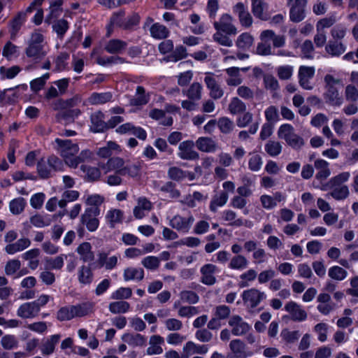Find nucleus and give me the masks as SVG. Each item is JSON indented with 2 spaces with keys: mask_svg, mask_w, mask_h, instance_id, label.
Masks as SVG:
<instances>
[{
  "mask_svg": "<svg viewBox=\"0 0 358 358\" xmlns=\"http://www.w3.org/2000/svg\"><path fill=\"white\" fill-rule=\"evenodd\" d=\"M325 92L324 97L327 103L332 106H340L343 97L340 95L339 88L343 86L342 80L334 78L331 74H327L324 78Z\"/></svg>",
  "mask_w": 358,
  "mask_h": 358,
  "instance_id": "f257e3e1",
  "label": "nucleus"
},
{
  "mask_svg": "<svg viewBox=\"0 0 358 358\" xmlns=\"http://www.w3.org/2000/svg\"><path fill=\"white\" fill-rule=\"evenodd\" d=\"M337 21L335 16H329L319 20L316 23V34L314 43L317 48L323 47L327 42L326 29L331 27Z\"/></svg>",
  "mask_w": 358,
  "mask_h": 358,
  "instance_id": "f03ea898",
  "label": "nucleus"
},
{
  "mask_svg": "<svg viewBox=\"0 0 358 358\" xmlns=\"http://www.w3.org/2000/svg\"><path fill=\"white\" fill-rule=\"evenodd\" d=\"M278 136L294 149H299L304 144L303 139L294 133L293 127L289 124H284L280 127Z\"/></svg>",
  "mask_w": 358,
  "mask_h": 358,
  "instance_id": "7ed1b4c3",
  "label": "nucleus"
},
{
  "mask_svg": "<svg viewBox=\"0 0 358 358\" xmlns=\"http://www.w3.org/2000/svg\"><path fill=\"white\" fill-rule=\"evenodd\" d=\"M315 73V69L314 66H300L297 75L299 85L306 90H313V85L310 80L314 77Z\"/></svg>",
  "mask_w": 358,
  "mask_h": 358,
  "instance_id": "20e7f679",
  "label": "nucleus"
},
{
  "mask_svg": "<svg viewBox=\"0 0 358 358\" xmlns=\"http://www.w3.org/2000/svg\"><path fill=\"white\" fill-rule=\"evenodd\" d=\"M125 14L126 13L124 9H120L118 11L113 13L108 24L106 26V37H110L112 35L115 27L124 30Z\"/></svg>",
  "mask_w": 358,
  "mask_h": 358,
  "instance_id": "39448f33",
  "label": "nucleus"
},
{
  "mask_svg": "<svg viewBox=\"0 0 358 358\" xmlns=\"http://www.w3.org/2000/svg\"><path fill=\"white\" fill-rule=\"evenodd\" d=\"M105 114L101 110L92 113L90 117V131L93 134H101L106 131V124L104 121Z\"/></svg>",
  "mask_w": 358,
  "mask_h": 358,
  "instance_id": "423d86ee",
  "label": "nucleus"
},
{
  "mask_svg": "<svg viewBox=\"0 0 358 358\" xmlns=\"http://www.w3.org/2000/svg\"><path fill=\"white\" fill-rule=\"evenodd\" d=\"M284 308L289 314L293 321L303 322L307 319L308 314L306 311L295 301H290L287 302Z\"/></svg>",
  "mask_w": 358,
  "mask_h": 358,
  "instance_id": "0eeeda50",
  "label": "nucleus"
},
{
  "mask_svg": "<svg viewBox=\"0 0 358 358\" xmlns=\"http://www.w3.org/2000/svg\"><path fill=\"white\" fill-rule=\"evenodd\" d=\"M26 21L27 16H25V13L19 11L8 22V28L11 40H15L16 38L19 31Z\"/></svg>",
  "mask_w": 358,
  "mask_h": 358,
  "instance_id": "6e6552de",
  "label": "nucleus"
},
{
  "mask_svg": "<svg viewBox=\"0 0 358 358\" xmlns=\"http://www.w3.org/2000/svg\"><path fill=\"white\" fill-rule=\"evenodd\" d=\"M194 221V218L192 215H189L188 217H184L181 215H176L170 220L169 225L178 231L187 233Z\"/></svg>",
  "mask_w": 358,
  "mask_h": 358,
  "instance_id": "1a4fd4ad",
  "label": "nucleus"
},
{
  "mask_svg": "<svg viewBox=\"0 0 358 358\" xmlns=\"http://www.w3.org/2000/svg\"><path fill=\"white\" fill-rule=\"evenodd\" d=\"M194 143L192 141H184L179 145L178 156L182 159L196 160L199 158V155L194 150Z\"/></svg>",
  "mask_w": 358,
  "mask_h": 358,
  "instance_id": "9d476101",
  "label": "nucleus"
},
{
  "mask_svg": "<svg viewBox=\"0 0 358 358\" xmlns=\"http://www.w3.org/2000/svg\"><path fill=\"white\" fill-rule=\"evenodd\" d=\"M318 305L317 310L324 315H329L335 308V304L331 300V296L327 293H320L317 297Z\"/></svg>",
  "mask_w": 358,
  "mask_h": 358,
  "instance_id": "9b49d317",
  "label": "nucleus"
},
{
  "mask_svg": "<svg viewBox=\"0 0 358 358\" xmlns=\"http://www.w3.org/2000/svg\"><path fill=\"white\" fill-rule=\"evenodd\" d=\"M64 0H55L50 3L49 13L45 17V23L50 25L52 22V20L59 18L63 13V5Z\"/></svg>",
  "mask_w": 358,
  "mask_h": 358,
  "instance_id": "f8f14e48",
  "label": "nucleus"
},
{
  "mask_svg": "<svg viewBox=\"0 0 358 358\" xmlns=\"http://www.w3.org/2000/svg\"><path fill=\"white\" fill-rule=\"evenodd\" d=\"M217 266L212 264H206L201 266L200 272L201 274V282L206 285H213L216 282V278L214 273Z\"/></svg>",
  "mask_w": 358,
  "mask_h": 358,
  "instance_id": "ddd939ff",
  "label": "nucleus"
},
{
  "mask_svg": "<svg viewBox=\"0 0 358 358\" xmlns=\"http://www.w3.org/2000/svg\"><path fill=\"white\" fill-rule=\"evenodd\" d=\"M38 313L39 308H38L33 301L22 303L17 310V315L24 319L33 318L36 317Z\"/></svg>",
  "mask_w": 358,
  "mask_h": 358,
  "instance_id": "4468645a",
  "label": "nucleus"
},
{
  "mask_svg": "<svg viewBox=\"0 0 358 358\" xmlns=\"http://www.w3.org/2000/svg\"><path fill=\"white\" fill-rule=\"evenodd\" d=\"M52 31L57 34V38L63 40L66 32L70 28V23L65 18H57L52 20Z\"/></svg>",
  "mask_w": 358,
  "mask_h": 358,
  "instance_id": "2eb2a0df",
  "label": "nucleus"
},
{
  "mask_svg": "<svg viewBox=\"0 0 358 358\" xmlns=\"http://www.w3.org/2000/svg\"><path fill=\"white\" fill-rule=\"evenodd\" d=\"M347 47L342 41H329L325 45V52L331 57H339L346 51Z\"/></svg>",
  "mask_w": 358,
  "mask_h": 358,
  "instance_id": "dca6fc26",
  "label": "nucleus"
},
{
  "mask_svg": "<svg viewBox=\"0 0 358 358\" xmlns=\"http://www.w3.org/2000/svg\"><path fill=\"white\" fill-rule=\"evenodd\" d=\"M94 303L91 301L83 302L76 305H72L71 308L74 317H82L94 311Z\"/></svg>",
  "mask_w": 358,
  "mask_h": 358,
  "instance_id": "f3484780",
  "label": "nucleus"
},
{
  "mask_svg": "<svg viewBox=\"0 0 358 358\" xmlns=\"http://www.w3.org/2000/svg\"><path fill=\"white\" fill-rule=\"evenodd\" d=\"M261 39L263 41L267 42L268 41H272L273 45L275 48L283 47L285 44V38L284 36L275 35L272 30H265L261 34Z\"/></svg>",
  "mask_w": 358,
  "mask_h": 358,
  "instance_id": "a211bd4d",
  "label": "nucleus"
},
{
  "mask_svg": "<svg viewBox=\"0 0 358 358\" xmlns=\"http://www.w3.org/2000/svg\"><path fill=\"white\" fill-rule=\"evenodd\" d=\"M229 347L232 354H228L227 358H246L245 343L240 339L232 340Z\"/></svg>",
  "mask_w": 358,
  "mask_h": 358,
  "instance_id": "6ab92c4d",
  "label": "nucleus"
},
{
  "mask_svg": "<svg viewBox=\"0 0 358 358\" xmlns=\"http://www.w3.org/2000/svg\"><path fill=\"white\" fill-rule=\"evenodd\" d=\"M124 212L120 209H110L106 215V220L110 229H114L117 224L122 223Z\"/></svg>",
  "mask_w": 358,
  "mask_h": 358,
  "instance_id": "aec40b11",
  "label": "nucleus"
},
{
  "mask_svg": "<svg viewBox=\"0 0 358 358\" xmlns=\"http://www.w3.org/2000/svg\"><path fill=\"white\" fill-rule=\"evenodd\" d=\"M195 144L198 150L204 152H214L217 148L215 142L210 137H199Z\"/></svg>",
  "mask_w": 358,
  "mask_h": 358,
  "instance_id": "412c9836",
  "label": "nucleus"
},
{
  "mask_svg": "<svg viewBox=\"0 0 358 358\" xmlns=\"http://www.w3.org/2000/svg\"><path fill=\"white\" fill-rule=\"evenodd\" d=\"M76 252L84 262H90L94 259V254L92 250V245L89 242L80 243L76 248Z\"/></svg>",
  "mask_w": 358,
  "mask_h": 358,
  "instance_id": "4be33fe9",
  "label": "nucleus"
},
{
  "mask_svg": "<svg viewBox=\"0 0 358 358\" xmlns=\"http://www.w3.org/2000/svg\"><path fill=\"white\" fill-rule=\"evenodd\" d=\"M61 338L60 334L51 335L43 343L41 350L43 355H50L52 354L55 350L56 345L59 343Z\"/></svg>",
  "mask_w": 358,
  "mask_h": 358,
  "instance_id": "5701e85b",
  "label": "nucleus"
},
{
  "mask_svg": "<svg viewBox=\"0 0 358 358\" xmlns=\"http://www.w3.org/2000/svg\"><path fill=\"white\" fill-rule=\"evenodd\" d=\"M329 163L322 159H318L315 161L314 166L317 170L316 178L319 180H325L331 174V171L329 168Z\"/></svg>",
  "mask_w": 358,
  "mask_h": 358,
  "instance_id": "b1692460",
  "label": "nucleus"
},
{
  "mask_svg": "<svg viewBox=\"0 0 358 358\" xmlns=\"http://www.w3.org/2000/svg\"><path fill=\"white\" fill-rule=\"evenodd\" d=\"M122 340L133 347L143 346L146 343V338L140 334L125 333L122 335Z\"/></svg>",
  "mask_w": 358,
  "mask_h": 358,
  "instance_id": "393cba45",
  "label": "nucleus"
},
{
  "mask_svg": "<svg viewBox=\"0 0 358 358\" xmlns=\"http://www.w3.org/2000/svg\"><path fill=\"white\" fill-rule=\"evenodd\" d=\"M144 270L141 268L127 267L124 269L123 278L125 281H141L144 278Z\"/></svg>",
  "mask_w": 358,
  "mask_h": 358,
  "instance_id": "a878e982",
  "label": "nucleus"
},
{
  "mask_svg": "<svg viewBox=\"0 0 358 358\" xmlns=\"http://www.w3.org/2000/svg\"><path fill=\"white\" fill-rule=\"evenodd\" d=\"M120 146L115 142L109 141L106 145L99 148L96 152V155L100 158L109 159L113 155V151L120 150Z\"/></svg>",
  "mask_w": 358,
  "mask_h": 358,
  "instance_id": "bb28decb",
  "label": "nucleus"
},
{
  "mask_svg": "<svg viewBox=\"0 0 358 358\" xmlns=\"http://www.w3.org/2000/svg\"><path fill=\"white\" fill-rule=\"evenodd\" d=\"M127 47V43L120 39H110L105 45V50L110 54L121 52Z\"/></svg>",
  "mask_w": 358,
  "mask_h": 358,
  "instance_id": "cd10ccee",
  "label": "nucleus"
},
{
  "mask_svg": "<svg viewBox=\"0 0 358 358\" xmlns=\"http://www.w3.org/2000/svg\"><path fill=\"white\" fill-rule=\"evenodd\" d=\"M25 54L29 58L41 59L45 55V52L43 51V45L29 42L25 49Z\"/></svg>",
  "mask_w": 358,
  "mask_h": 358,
  "instance_id": "c85d7f7f",
  "label": "nucleus"
},
{
  "mask_svg": "<svg viewBox=\"0 0 358 358\" xmlns=\"http://www.w3.org/2000/svg\"><path fill=\"white\" fill-rule=\"evenodd\" d=\"M136 96L131 99V104L135 106H140L146 105L150 101L149 94H145V89L144 87L139 85L137 86L136 90Z\"/></svg>",
  "mask_w": 358,
  "mask_h": 358,
  "instance_id": "c756f323",
  "label": "nucleus"
},
{
  "mask_svg": "<svg viewBox=\"0 0 358 358\" xmlns=\"http://www.w3.org/2000/svg\"><path fill=\"white\" fill-rule=\"evenodd\" d=\"M150 31L151 36L156 39L166 38L170 34L169 30L164 25L158 22H155L151 26Z\"/></svg>",
  "mask_w": 358,
  "mask_h": 358,
  "instance_id": "7c9ffc66",
  "label": "nucleus"
},
{
  "mask_svg": "<svg viewBox=\"0 0 358 358\" xmlns=\"http://www.w3.org/2000/svg\"><path fill=\"white\" fill-rule=\"evenodd\" d=\"M70 58L69 53L66 52H61L57 56L55 59V69L53 71L55 72H62L66 70H68V60Z\"/></svg>",
  "mask_w": 358,
  "mask_h": 358,
  "instance_id": "2f4dec72",
  "label": "nucleus"
},
{
  "mask_svg": "<svg viewBox=\"0 0 358 358\" xmlns=\"http://www.w3.org/2000/svg\"><path fill=\"white\" fill-rule=\"evenodd\" d=\"M266 294L259 289H251L248 290V302H249L251 307L258 306L259 303L266 299Z\"/></svg>",
  "mask_w": 358,
  "mask_h": 358,
  "instance_id": "473e14b6",
  "label": "nucleus"
},
{
  "mask_svg": "<svg viewBox=\"0 0 358 358\" xmlns=\"http://www.w3.org/2000/svg\"><path fill=\"white\" fill-rule=\"evenodd\" d=\"M113 95L111 92H93L89 98V101L92 105L103 104L111 101Z\"/></svg>",
  "mask_w": 358,
  "mask_h": 358,
  "instance_id": "72a5a7b5",
  "label": "nucleus"
},
{
  "mask_svg": "<svg viewBox=\"0 0 358 358\" xmlns=\"http://www.w3.org/2000/svg\"><path fill=\"white\" fill-rule=\"evenodd\" d=\"M78 281L82 285H90L93 280V272L90 266L83 265L78 273Z\"/></svg>",
  "mask_w": 358,
  "mask_h": 358,
  "instance_id": "f704fd0d",
  "label": "nucleus"
},
{
  "mask_svg": "<svg viewBox=\"0 0 358 358\" xmlns=\"http://www.w3.org/2000/svg\"><path fill=\"white\" fill-rule=\"evenodd\" d=\"M289 18L294 22H301L306 17V7L301 6H289Z\"/></svg>",
  "mask_w": 358,
  "mask_h": 358,
  "instance_id": "c9c22d12",
  "label": "nucleus"
},
{
  "mask_svg": "<svg viewBox=\"0 0 358 358\" xmlns=\"http://www.w3.org/2000/svg\"><path fill=\"white\" fill-rule=\"evenodd\" d=\"M129 308L130 304L126 301L110 302L108 306V310L113 314L126 313Z\"/></svg>",
  "mask_w": 358,
  "mask_h": 358,
  "instance_id": "e433bc0d",
  "label": "nucleus"
},
{
  "mask_svg": "<svg viewBox=\"0 0 358 358\" xmlns=\"http://www.w3.org/2000/svg\"><path fill=\"white\" fill-rule=\"evenodd\" d=\"M328 275L333 280L342 281L347 278L348 273L339 266H333L329 268Z\"/></svg>",
  "mask_w": 358,
  "mask_h": 358,
  "instance_id": "4c0bfd02",
  "label": "nucleus"
},
{
  "mask_svg": "<svg viewBox=\"0 0 358 358\" xmlns=\"http://www.w3.org/2000/svg\"><path fill=\"white\" fill-rule=\"evenodd\" d=\"M350 190L347 185H341L335 187L327 196H331L334 199L341 201L349 196Z\"/></svg>",
  "mask_w": 358,
  "mask_h": 358,
  "instance_id": "58836bf2",
  "label": "nucleus"
},
{
  "mask_svg": "<svg viewBox=\"0 0 358 358\" xmlns=\"http://www.w3.org/2000/svg\"><path fill=\"white\" fill-rule=\"evenodd\" d=\"M188 56L187 49L183 45L176 46L173 52L166 58L167 62H177L186 58Z\"/></svg>",
  "mask_w": 358,
  "mask_h": 358,
  "instance_id": "ea45409f",
  "label": "nucleus"
},
{
  "mask_svg": "<svg viewBox=\"0 0 358 358\" xmlns=\"http://www.w3.org/2000/svg\"><path fill=\"white\" fill-rule=\"evenodd\" d=\"M348 33L347 27L343 24H338L331 29L330 34L334 41H341Z\"/></svg>",
  "mask_w": 358,
  "mask_h": 358,
  "instance_id": "a19ab883",
  "label": "nucleus"
},
{
  "mask_svg": "<svg viewBox=\"0 0 358 358\" xmlns=\"http://www.w3.org/2000/svg\"><path fill=\"white\" fill-rule=\"evenodd\" d=\"M25 206L26 201L24 198L18 197L13 199L9 203L10 211L13 215H19L24 210Z\"/></svg>",
  "mask_w": 358,
  "mask_h": 358,
  "instance_id": "79ce46f5",
  "label": "nucleus"
},
{
  "mask_svg": "<svg viewBox=\"0 0 358 358\" xmlns=\"http://www.w3.org/2000/svg\"><path fill=\"white\" fill-rule=\"evenodd\" d=\"M1 344L3 349L10 350L17 348L19 342L15 335L6 334L1 337Z\"/></svg>",
  "mask_w": 358,
  "mask_h": 358,
  "instance_id": "37998d69",
  "label": "nucleus"
},
{
  "mask_svg": "<svg viewBox=\"0 0 358 358\" xmlns=\"http://www.w3.org/2000/svg\"><path fill=\"white\" fill-rule=\"evenodd\" d=\"M21 68L19 66H13L10 68H6L2 66L0 67V75L1 80L13 79L21 71Z\"/></svg>",
  "mask_w": 358,
  "mask_h": 358,
  "instance_id": "c03bdc74",
  "label": "nucleus"
},
{
  "mask_svg": "<svg viewBox=\"0 0 358 358\" xmlns=\"http://www.w3.org/2000/svg\"><path fill=\"white\" fill-rule=\"evenodd\" d=\"M282 145L276 141H268L264 146L266 153L271 157H276L282 152Z\"/></svg>",
  "mask_w": 358,
  "mask_h": 358,
  "instance_id": "a18cd8bd",
  "label": "nucleus"
},
{
  "mask_svg": "<svg viewBox=\"0 0 358 358\" xmlns=\"http://www.w3.org/2000/svg\"><path fill=\"white\" fill-rule=\"evenodd\" d=\"M228 194L226 192H221L219 195H215L210 203V209L215 212L217 207L223 206L227 201Z\"/></svg>",
  "mask_w": 358,
  "mask_h": 358,
  "instance_id": "49530a36",
  "label": "nucleus"
},
{
  "mask_svg": "<svg viewBox=\"0 0 358 358\" xmlns=\"http://www.w3.org/2000/svg\"><path fill=\"white\" fill-rule=\"evenodd\" d=\"M50 78V73H45L41 77L35 78L30 82V88L32 92L37 93L45 86L47 80Z\"/></svg>",
  "mask_w": 358,
  "mask_h": 358,
  "instance_id": "de8ad7c7",
  "label": "nucleus"
},
{
  "mask_svg": "<svg viewBox=\"0 0 358 358\" xmlns=\"http://www.w3.org/2000/svg\"><path fill=\"white\" fill-rule=\"evenodd\" d=\"M278 77L280 80H287L290 79L294 73V66L291 65H282L276 68Z\"/></svg>",
  "mask_w": 358,
  "mask_h": 358,
  "instance_id": "09e8293b",
  "label": "nucleus"
},
{
  "mask_svg": "<svg viewBox=\"0 0 358 358\" xmlns=\"http://www.w3.org/2000/svg\"><path fill=\"white\" fill-rule=\"evenodd\" d=\"M132 295V289L130 287H121L112 292L110 299L123 301V299H128Z\"/></svg>",
  "mask_w": 358,
  "mask_h": 358,
  "instance_id": "8fccbe9b",
  "label": "nucleus"
},
{
  "mask_svg": "<svg viewBox=\"0 0 358 358\" xmlns=\"http://www.w3.org/2000/svg\"><path fill=\"white\" fill-rule=\"evenodd\" d=\"M187 173L179 167L171 166L168 170V177L172 180L180 182L187 177Z\"/></svg>",
  "mask_w": 358,
  "mask_h": 358,
  "instance_id": "3c124183",
  "label": "nucleus"
},
{
  "mask_svg": "<svg viewBox=\"0 0 358 358\" xmlns=\"http://www.w3.org/2000/svg\"><path fill=\"white\" fill-rule=\"evenodd\" d=\"M82 170L86 173L89 182L97 181L101 177V171L97 167L82 166Z\"/></svg>",
  "mask_w": 358,
  "mask_h": 358,
  "instance_id": "603ef678",
  "label": "nucleus"
},
{
  "mask_svg": "<svg viewBox=\"0 0 358 358\" xmlns=\"http://www.w3.org/2000/svg\"><path fill=\"white\" fill-rule=\"evenodd\" d=\"M101 209L96 207H87L80 217V222L83 225L87 223V220L98 217L100 215Z\"/></svg>",
  "mask_w": 358,
  "mask_h": 358,
  "instance_id": "864d4df0",
  "label": "nucleus"
},
{
  "mask_svg": "<svg viewBox=\"0 0 358 358\" xmlns=\"http://www.w3.org/2000/svg\"><path fill=\"white\" fill-rule=\"evenodd\" d=\"M176 185L171 182L168 181L160 187V191L170 194V198L176 199L180 196V192L176 188Z\"/></svg>",
  "mask_w": 358,
  "mask_h": 358,
  "instance_id": "5fc2aeb1",
  "label": "nucleus"
},
{
  "mask_svg": "<svg viewBox=\"0 0 358 358\" xmlns=\"http://www.w3.org/2000/svg\"><path fill=\"white\" fill-rule=\"evenodd\" d=\"M74 318L73 312L70 306H63L57 313V319L60 322L69 321Z\"/></svg>",
  "mask_w": 358,
  "mask_h": 358,
  "instance_id": "6e6d98bb",
  "label": "nucleus"
},
{
  "mask_svg": "<svg viewBox=\"0 0 358 358\" xmlns=\"http://www.w3.org/2000/svg\"><path fill=\"white\" fill-rule=\"evenodd\" d=\"M36 169L41 179H48L51 176L50 170L48 167L43 157L41 158L36 164Z\"/></svg>",
  "mask_w": 358,
  "mask_h": 358,
  "instance_id": "4d7b16f0",
  "label": "nucleus"
},
{
  "mask_svg": "<svg viewBox=\"0 0 358 358\" xmlns=\"http://www.w3.org/2000/svg\"><path fill=\"white\" fill-rule=\"evenodd\" d=\"M141 17L138 13H133L125 18L124 30H131L139 24Z\"/></svg>",
  "mask_w": 358,
  "mask_h": 358,
  "instance_id": "13d9d810",
  "label": "nucleus"
},
{
  "mask_svg": "<svg viewBox=\"0 0 358 358\" xmlns=\"http://www.w3.org/2000/svg\"><path fill=\"white\" fill-rule=\"evenodd\" d=\"M81 113L82 112L79 108H73L61 110L59 113V115L64 120L74 121V120L78 118Z\"/></svg>",
  "mask_w": 358,
  "mask_h": 358,
  "instance_id": "bf43d9fd",
  "label": "nucleus"
},
{
  "mask_svg": "<svg viewBox=\"0 0 358 358\" xmlns=\"http://www.w3.org/2000/svg\"><path fill=\"white\" fill-rule=\"evenodd\" d=\"M80 101L78 96H73L67 99H59L58 101V106L61 110L67 109H73V108L76 106Z\"/></svg>",
  "mask_w": 358,
  "mask_h": 358,
  "instance_id": "052dcab7",
  "label": "nucleus"
},
{
  "mask_svg": "<svg viewBox=\"0 0 358 358\" xmlns=\"http://www.w3.org/2000/svg\"><path fill=\"white\" fill-rule=\"evenodd\" d=\"M180 299L182 301L190 304L197 303L199 301V295L194 291L184 290L180 292Z\"/></svg>",
  "mask_w": 358,
  "mask_h": 358,
  "instance_id": "680f3d73",
  "label": "nucleus"
},
{
  "mask_svg": "<svg viewBox=\"0 0 358 358\" xmlns=\"http://www.w3.org/2000/svg\"><path fill=\"white\" fill-rule=\"evenodd\" d=\"M245 109V103L238 97H234L229 106V110L231 113L236 114L244 111Z\"/></svg>",
  "mask_w": 358,
  "mask_h": 358,
  "instance_id": "e2e57ef3",
  "label": "nucleus"
},
{
  "mask_svg": "<svg viewBox=\"0 0 358 358\" xmlns=\"http://www.w3.org/2000/svg\"><path fill=\"white\" fill-rule=\"evenodd\" d=\"M350 177V173L348 171L342 172L337 176L331 178L329 182L331 187L341 186V185L347 182Z\"/></svg>",
  "mask_w": 358,
  "mask_h": 358,
  "instance_id": "0e129e2a",
  "label": "nucleus"
},
{
  "mask_svg": "<svg viewBox=\"0 0 358 358\" xmlns=\"http://www.w3.org/2000/svg\"><path fill=\"white\" fill-rule=\"evenodd\" d=\"M201 85L199 83H192L187 90V96L191 100H199L201 98Z\"/></svg>",
  "mask_w": 358,
  "mask_h": 358,
  "instance_id": "69168bd1",
  "label": "nucleus"
},
{
  "mask_svg": "<svg viewBox=\"0 0 358 358\" xmlns=\"http://www.w3.org/2000/svg\"><path fill=\"white\" fill-rule=\"evenodd\" d=\"M217 126L220 131L223 134H229L233 130V122L227 117H223L219 119Z\"/></svg>",
  "mask_w": 358,
  "mask_h": 358,
  "instance_id": "338daca9",
  "label": "nucleus"
},
{
  "mask_svg": "<svg viewBox=\"0 0 358 358\" xmlns=\"http://www.w3.org/2000/svg\"><path fill=\"white\" fill-rule=\"evenodd\" d=\"M345 97L347 101L356 102L358 101V89L352 84L348 85L345 88Z\"/></svg>",
  "mask_w": 358,
  "mask_h": 358,
  "instance_id": "774afa93",
  "label": "nucleus"
}]
</instances>
